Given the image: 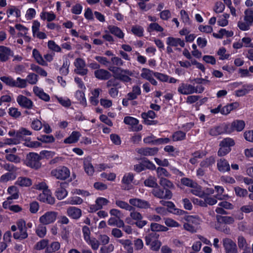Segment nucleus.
Wrapping results in <instances>:
<instances>
[{
	"instance_id": "nucleus-23",
	"label": "nucleus",
	"mask_w": 253,
	"mask_h": 253,
	"mask_svg": "<svg viewBox=\"0 0 253 253\" xmlns=\"http://www.w3.org/2000/svg\"><path fill=\"white\" fill-rule=\"evenodd\" d=\"M167 43L169 46H177L178 45L183 47L185 46V43L183 41L179 38H175L173 37H169L167 40Z\"/></svg>"
},
{
	"instance_id": "nucleus-17",
	"label": "nucleus",
	"mask_w": 253,
	"mask_h": 253,
	"mask_svg": "<svg viewBox=\"0 0 253 253\" xmlns=\"http://www.w3.org/2000/svg\"><path fill=\"white\" fill-rule=\"evenodd\" d=\"M109 201L104 198H98L96 200L95 205L92 206L90 208L91 212L95 211L102 208L103 206L107 205Z\"/></svg>"
},
{
	"instance_id": "nucleus-54",
	"label": "nucleus",
	"mask_w": 253,
	"mask_h": 253,
	"mask_svg": "<svg viewBox=\"0 0 253 253\" xmlns=\"http://www.w3.org/2000/svg\"><path fill=\"white\" fill-rule=\"evenodd\" d=\"M38 140L44 143H51L54 141L52 135H42L37 138Z\"/></svg>"
},
{
	"instance_id": "nucleus-43",
	"label": "nucleus",
	"mask_w": 253,
	"mask_h": 253,
	"mask_svg": "<svg viewBox=\"0 0 253 253\" xmlns=\"http://www.w3.org/2000/svg\"><path fill=\"white\" fill-rule=\"evenodd\" d=\"M16 177V172H7L2 175L0 178L1 182H7L9 180H14Z\"/></svg>"
},
{
	"instance_id": "nucleus-53",
	"label": "nucleus",
	"mask_w": 253,
	"mask_h": 253,
	"mask_svg": "<svg viewBox=\"0 0 253 253\" xmlns=\"http://www.w3.org/2000/svg\"><path fill=\"white\" fill-rule=\"evenodd\" d=\"M157 172L158 177L160 179L161 177H169L170 175L166 169L161 167H158L157 168Z\"/></svg>"
},
{
	"instance_id": "nucleus-61",
	"label": "nucleus",
	"mask_w": 253,
	"mask_h": 253,
	"mask_svg": "<svg viewBox=\"0 0 253 253\" xmlns=\"http://www.w3.org/2000/svg\"><path fill=\"white\" fill-rule=\"evenodd\" d=\"M234 190L236 195L240 197H245L248 194V191L245 189H243L239 187H236L234 188Z\"/></svg>"
},
{
	"instance_id": "nucleus-12",
	"label": "nucleus",
	"mask_w": 253,
	"mask_h": 253,
	"mask_svg": "<svg viewBox=\"0 0 253 253\" xmlns=\"http://www.w3.org/2000/svg\"><path fill=\"white\" fill-rule=\"evenodd\" d=\"M178 91L182 94L188 95L196 92L195 87L191 84L182 83L178 88Z\"/></svg>"
},
{
	"instance_id": "nucleus-2",
	"label": "nucleus",
	"mask_w": 253,
	"mask_h": 253,
	"mask_svg": "<svg viewBox=\"0 0 253 253\" xmlns=\"http://www.w3.org/2000/svg\"><path fill=\"white\" fill-rule=\"evenodd\" d=\"M0 80L7 85L11 87L23 88L27 86L26 80L20 78H17L16 80H15L10 76H2L0 78Z\"/></svg>"
},
{
	"instance_id": "nucleus-42",
	"label": "nucleus",
	"mask_w": 253,
	"mask_h": 253,
	"mask_svg": "<svg viewBox=\"0 0 253 253\" xmlns=\"http://www.w3.org/2000/svg\"><path fill=\"white\" fill-rule=\"evenodd\" d=\"M150 229L153 232L167 231L168 228L157 223H152Z\"/></svg>"
},
{
	"instance_id": "nucleus-21",
	"label": "nucleus",
	"mask_w": 253,
	"mask_h": 253,
	"mask_svg": "<svg viewBox=\"0 0 253 253\" xmlns=\"http://www.w3.org/2000/svg\"><path fill=\"white\" fill-rule=\"evenodd\" d=\"M226 131L225 126L220 125L211 128L209 130V134L211 136H217L225 133Z\"/></svg>"
},
{
	"instance_id": "nucleus-46",
	"label": "nucleus",
	"mask_w": 253,
	"mask_h": 253,
	"mask_svg": "<svg viewBox=\"0 0 253 253\" xmlns=\"http://www.w3.org/2000/svg\"><path fill=\"white\" fill-rule=\"evenodd\" d=\"M154 31H156L157 32H163L164 31V29L157 23L154 22L151 23L149 25L147 28V31L148 32H151Z\"/></svg>"
},
{
	"instance_id": "nucleus-16",
	"label": "nucleus",
	"mask_w": 253,
	"mask_h": 253,
	"mask_svg": "<svg viewBox=\"0 0 253 253\" xmlns=\"http://www.w3.org/2000/svg\"><path fill=\"white\" fill-rule=\"evenodd\" d=\"M158 150L159 149L157 147H146L137 149L136 151L140 155L148 156L156 155L158 153Z\"/></svg>"
},
{
	"instance_id": "nucleus-8",
	"label": "nucleus",
	"mask_w": 253,
	"mask_h": 253,
	"mask_svg": "<svg viewBox=\"0 0 253 253\" xmlns=\"http://www.w3.org/2000/svg\"><path fill=\"white\" fill-rule=\"evenodd\" d=\"M222 242L225 253H238L236 244L232 240L226 238L223 239Z\"/></svg>"
},
{
	"instance_id": "nucleus-26",
	"label": "nucleus",
	"mask_w": 253,
	"mask_h": 253,
	"mask_svg": "<svg viewBox=\"0 0 253 253\" xmlns=\"http://www.w3.org/2000/svg\"><path fill=\"white\" fill-rule=\"evenodd\" d=\"M252 90H253V85L245 84L241 89L236 91V95L237 96H243Z\"/></svg>"
},
{
	"instance_id": "nucleus-28",
	"label": "nucleus",
	"mask_w": 253,
	"mask_h": 253,
	"mask_svg": "<svg viewBox=\"0 0 253 253\" xmlns=\"http://www.w3.org/2000/svg\"><path fill=\"white\" fill-rule=\"evenodd\" d=\"M119 242L123 246L124 249L126 251L127 253H133V249L132 246V243L130 240L128 239H122L119 240Z\"/></svg>"
},
{
	"instance_id": "nucleus-34",
	"label": "nucleus",
	"mask_w": 253,
	"mask_h": 253,
	"mask_svg": "<svg viewBox=\"0 0 253 253\" xmlns=\"http://www.w3.org/2000/svg\"><path fill=\"white\" fill-rule=\"evenodd\" d=\"M8 193L11 195L8 197V201L12 199H17L18 198V190L17 188L15 186H10L7 190Z\"/></svg>"
},
{
	"instance_id": "nucleus-63",
	"label": "nucleus",
	"mask_w": 253,
	"mask_h": 253,
	"mask_svg": "<svg viewBox=\"0 0 253 253\" xmlns=\"http://www.w3.org/2000/svg\"><path fill=\"white\" fill-rule=\"evenodd\" d=\"M58 101L64 107H68L71 106L70 100L68 98L56 97Z\"/></svg>"
},
{
	"instance_id": "nucleus-15",
	"label": "nucleus",
	"mask_w": 253,
	"mask_h": 253,
	"mask_svg": "<svg viewBox=\"0 0 253 253\" xmlns=\"http://www.w3.org/2000/svg\"><path fill=\"white\" fill-rule=\"evenodd\" d=\"M67 184L65 182H57V186L59 187L56 191V196L59 200H62L66 197L68 192L64 188L65 186Z\"/></svg>"
},
{
	"instance_id": "nucleus-7",
	"label": "nucleus",
	"mask_w": 253,
	"mask_h": 253,
	"mask_svg": "<svg viewBox=\"0 0 253 253\" xmlns=\"http://www.w3.org/2000/svg\"><path fill=\"white\" fill-rule=\"evenodd\" d=\"M57 213L55 211H47L40 217V222L43 225H47L54 222L57 217Z\"/></svg>"
},
{
	"instance_id": "nucleus-55",
	"label": "nucleus",
	"mask_w": 253,
	"mask_h": 253,
	"mask_svg": "<svg viewBox=\"0 0 253 253\" xmlns=\"http://www.w3.org/2000/svg\"><path fill=\"white\" fill-rule=\"evenodd\" d=\"M238 246L240 249L249 247L246 239L242 236H240L238 238Z\"/></svg>"
},
{
	"instance_id": "nucleus-50",
	"label": "nucleus",
	"mask_w": 253,
	"mask_h": 253,
	"mask_svg": "<svg viewBox=\"0 0 253 253\" xmlns=\"http://www.w3.org/2000/svg\"><path fill=\"white\" fill-rule=\"evenodd\" d=\"M186 133L182 131H177L172 135L173 141H181L185 138Z\"/></svg>"
},
{
	"instance_id": "nucleus-32",
	"label": "nucleus",
	"mask_w": 253,
	"mask_h": 253,
	"mask_svg": "<svg viewBox=\"0 0 253 253\" xmlns=\"http://www.w3.org/2000/svg\"><path fill=\"white\" fill-rule=\"evenodd\" d=\"M192 189H191L190 192L194 195L199 196L201 198H203L205 197V193L202 190V187L200 185H198L197 183H195V185L194 187H192Z\"/></svg>"
},
{
	"instance_id": "nucleus-19",
	"label": "nucleus",
	"mask_w": 253,
	"mask_h": 253,
	"mask_svg": "<svg viewBox=\"0 0 253 253\" xmlns=\"http://www.w3.org/2000/svg\"><path fill=\"white\" fill-rule=\"evenodd\" d=\"M39 200L49 204H53L55 201L54 198L50 195L47 190H43L42 193L39 194Z\"/></svg>"
},
{
	"instance_id": "nucleus-20",
	"label": "nucleus",
	"mask_w": 253,
	"mask_h": 253,
	"mask_svg": "<svg viewBox=\"0 0 253 253\" xmlns=\"http://www.w3.org/2000/svg\"><path fill=\"white\" fill-rule=\"evenodd\" d=\"M217 167L219 171L224 172L230 169L228 162L224 159H220L217 161Z\"/></svg>"
},
{
	"instance_id": "nucleus-27",
	"label": "nucleus",
	"mask_w": 253,
	"mask_h": 253,
	"mask_svg": "<svg viewBox=\"0 0 253 253\" xmlns=\"http://www.w3.org/2000/svg\"><path fill=\"white\" fill-rule=\"evenodd\" d=\"M231 126L232 131H241L244 128L245 123L243 120H235L231 123Z\"/></svg>"
},
{
	"instance_id": "nucleus-14",
	"label": "nucleus",
	"mask_w": 253,
	"mask_h": 253,
	"mask_svg": "<svg viewBox=\"0 0 253 253\" xmlns=\"http://www.w3.org/2000/svg\"><path fill=\"white\" fill-rule=\"evenodd\" d=\"M67 214L71 218L77 220L82 216V212L80 209L70 207L67 209Z\"/></svg>"
},
{
	"instance_id": "nucleus-49",
	"label": "nucleus",
	"mask_w": 253,
	"mask_h": 253,
	"mask_svg": "<svg viewBox=\"0 0 253 253\" xmlns=\"http://www.w3.org/2000/svg\"><path fill=\"white\" fill-rule=\"evenodd\" d=\"M60 247V245L58 242H54L51 244V245L47 247L46 249L47 253H53L58 251Z\"/></svg>"
},
{
	"instance_id": "nucleus-57",
	"label": "nucleus",
	"mask_w": 253,
	"mask_h": 253,
	"mask_svg": "<svg viewBox=\"0 0 253 253\" xmlns=\"http://www.w3.org/2000/svg\"><path fill=\"white\" fill-rule=\"evenodd\" d=\"M25 80L26 82H28L31 84H35L38 82V76L34 73H31L27 76Z\"/></svg>"
},
{
	"instance_id": "nucleus-64",
	"label": "nucleus",
	"mask_w": 253,
	"mask_h": 253,
	"mask_svg": "<svg viewBox=\"0 0 253 253\" xmlns=\"http://www.w3.org/2000/svg\"><path fill=\"white\" fill-rule=\"evenodd\" d=\"M160 17L163 20H168L171 17V13L169 10H164L160 13Z\"/></svg>"
},
{
	"instance_id": "nucleus-40",
	"label": "nucleus",
	"mask_w": 253,
	"mask_h": 253,
	"mask_svg": "<svg viewBox=\"0 0 253 253\" xmlns=\"http://www.w3.org/2000/svg\"><path fill=\"white\" fill-rule=\"evenodd\" d=\"M159 183L165 190L168 189L169 188L173 189L174 188L173 183L170 180L165 177H161Z\"/></svg>"
},
{
	"instance_id": "nucleus-13",
	"label": "nucleus",
	"mask_w": 253,
	"mask_h": 253,
	"mask_svg": "<svg viewBox=\"0 0 253 253\" xmlns=\"http://www.w3.org/2000/svg\"><path fill=\"white\" fill-rule=\"evenodd\" d=\"M94 76L99 80L106 81L112 77V74L106 70L99 69L94 71Z\"/></svg>"
},
{
	"instance_id": "nucleus-30",
	"label": "nucleus",
	"mask_w": 253,
	"mask_h": 253,
	"mask_svg": "<svg viewBox=\"0 0 253 253\" xmlns=\"http://www.w3.org/2000/svg\"><path fill=\"white\" fill-rule=\"evenodd\" d=\"M16 184L21 187H28L32 185V181L28 177H19L18 178L16 182Z\"/></svg>"
},
{
	"instance_id": "nucleus-18",
	"label": "nucleus",
	"mask_w": 253,
	"mask_h": 253,
	"mask_svg": "<svg viewBox=\"0 0 253 253\" xmlns=\"http://www.w3.org/2000/svg\"><path fill=\"white\" fill-rule=\"evenodd\" d=\"M124 122L126 124L131 126L135 131H139L142 129V126L141 125L135 126L137 125L138 121L133 117H126L124 118Z\"/></svg>"
},
{
	"instance_id": "nucleus-31",
	"label": "nucleus",
	"mask_w": 253,
	"mask_h": 253,
	"mask_svg": "<svg viewBox=\"0 0 253 253\" xmlns=\"http://www.w3.org/2000/svg\"><path fill=\"white\" fill-rule=\"evenodd\" d=\"M80 133L78 131H73L71 134L64 140L65 143H73L78 141Z\"/></svg>"
},
{
	"instance_id": "nucleus-41",
	"label": "nucleus",
	"mask_w": 253,
	"mask_h": 253,
	"mask_svg": "<svg viewBox=\"0 0 253 253\" xmlns=\"http://www.w3.org/2000/svg\"><path fill=\"white\" fill-rule=\"evenodd\" d=\"M116 204L119 208L128 211H133L134 210V208L131 205H129L125 201L118 200L116 201Z\"/></svg>"
},
{
	"instance_id": "nucleus-38",
	"label": "nucleus",
	"mask_w": 253,
	"mask_h": 253,
	"mask_svg": "<svg viewBox=\"0 0 253 253\" xmlns=\"http://www.w3.org/2000/svg\"><path fill=\"white\" fill-rule=\"evenodd\" d=\"M223 197L224 196H220L219 195H216L214 197L207 196L205 198L206 205L207 206L208 204L210 206H212L217 203L216 199L223 200L224 199Z\"/></svg>"
},
{
	"instance_id": "nucleus-56",
	"label": "nucleus",
	"mask_w": 253,
	"mask_h": 253,
	"mask_svg": "<svg viewBox=\"0 0 253 253\" xmlns=\"http://www.w3.org/2000/svg\"><path fill=\"white\" fill-rule=\"evenodd\" d=\"M9 115L15 119L19 118L21 115V113L18 111V109L15 107H11L9 109Z\"/></svg>"
},
{
	"instance_id": "nucleus-36",
	"label": "nucleus",
	"mask_w": 253,
	"mask_h": 253,
	"mask_svg": "<svg viewBox=\"0 0 253 253\" xmlns=\"http://www.w3.org/2000/svg\"><path fill=\"white\" fill-rule=\"evenodd\" d=\"M32 132L25 128L22 127L18 130L16 133V137L19 141L24 138V136L27 135H31Z\"/></svg>"
},
{
	"instance_id": "nucleus-37",
	"label": "nucleus",
	"mask_w": 253,
	"mask_h": 253,
	"mask_svg": "<svg viewBox=\"0 0 253 253\" xmlns=\"http://www.w3.org/2000/svg\"><path fill=\"white\" fill-rule=\"evenodd\" d=\"M33 56L37 62L42 66L47 65V63L43 60L42 57L37 49H34L33 50Z\"/></svg>"
},
{
	"instance_id": "nucleus-24",
	"label": "nucleus",
	"mask_w": 253,
	"mask_h": 253,
	"mask_svg": "<svg viewBox=\"0 0 253 253\" xmlns=\"http://www.w3.org/2000/svg\"><path fill=\"white\" fill-rule=\"evenodd\" d=\"M108 29L110 33L115 35L119 39H123L124 37V34L120 28L119 27L109 25L108 26Z\"/></svg>"
},
{
	"instance_id": "nucleus-58",
	"label": "nucleus",
	"mask_w": 253,
	"mask_h": 253,
	"mask_svg": "<svg viewBox=\"0 0 253 253\" xmlns=\"http://www.w3.org/2000/svg\"><path fill=\"white\" fill-rule=\"evenodd\" d=\"M69 64V61L68 60H66L64 62L62 66L60 69V72L61 75L66 76L68 74Z\"/></svg>"
},
{
	"instance_id": "nucleus-22",
	"label": "nucleus",
	"mask_w": 253,
	"mask_h": 253,
	"mask_svg": "<svg viewBox=\"0 0 253 253\" xmlns=\"http://www.w3.org/2000/svg\"><path fill=\"white\" fill-rule=\"evenodd\" d=\"M10 49L4 46H0V60L4 62L7 61L11 54Z\"/></svg>"
},
{
	"instance_id": "nucleus-48",
	"label": "nucleus",
	"mask_w": 253,
	"mask_h": 253,
	"mask_svg": "<svg viewBox=\"0 0 253 253\" xmlns=\"http://www.w3.org/2000/svg\"><path fill=\"white\" fill-rule=\"evenodd\" d=\"M132 33L139 37H142L143 35V28L139 25H135L132 26L131 28Z\"/></svg>"
},
{
	"instance_id": "nucleus-44",
	"label": "nucleus",
	"mask_w": 253,
	"mask_h": 253,
	"mask_svg": "<svg viewBox=\"0 0 253 253\" xmlns=\"http://www.w3.org/2000/svg\"><path fill=\"white\" fill-rule=\"evenodd\" d=\"M156 180L154 177L151 176L144 181V184L146 186L155 188L158 185Z\"/></svg>"
},
{
	"instance_id": "nucleus-3",
	"label": "nucleus",
	"mask_w": 253,
	"mask_h": 253,
	"mask_svg": "<svg viewBox=\"0 0 253 253\" xmlns=\"http://www.w3.org/2000/svg\"><path fill=\"white\" fill-rule=\"evenodd\" d=\"M51 175L57 179L64 180L70 177V171L68 168L61 166L53 169L50 172Z\"/></svg>"
},
{
	"instance_id": "nucleus-60",
	"label": "nucleus",
	"mask_w": 253,
	"mask_h": 253,
	"mask_svg": "<svg viewBox=\"0 0 253 253\" xmlns=\"http://www.w3.org/2000/svg\"><path fill=\"white\" fill-rule=\"evenodd\" d=\"M1 167L9 172H16L18 169L13 165L10 164H4L2 165Z\"/></svg>"
},
{
	"instance_id": "nucleus-59",
	"label": "nucleus",
	"mask_w": 253,
	"mask_h": 253,
	"mask_svg": "<svg viewBox=\"0 0 253 253\" xmlns=\"http://www.w3.org/2000/svg\"><path fill=\"white\" fill-rule=\"evenodd\" d=\"M36 233L39 237L42 238L46 234V228L45 226L43 225H40L38 227L37 229H36Z\"/></svg>"
},
{
	"instance_id": "nucleus-47",
	"label": "nucleus",
	"mask_w": 253,
	"mask_h": 253,
	"mask_svg": "<svg viewBox=\"0 0 253 253\" xmlns=\"http://www.w3.org/2000/svg\"><path fill=\"white\" fill-rule=\"evenodd\" d=\"M154 72L150 69L147 68H143L142 69L141 77L142 78L149 81L152 77V75H154Z\"/></svg>"
},
{
	"instance_id": "nucleus-9",
	"label": "nucleus",
	"mask_w": 253,
	"mask_h": 253,
	"mask_svg": "<svg viewBox=\"0 0 253 253\" xmlns=\"http://www.w3.org/2000/svg\"><path fill=\"white\" fill-rule=\"evenodd\" d=\"M16 101L19 105L23 108L31 109L34 106L33 101L23 95H19L17 97Z\"/></svg>"
},
{
	"instance_id": "nucleus-4",
	"label": "nucleus",
	"mask_w": 253,
	"mask_h": 253,
	"mask_svg": "<svg viewBox=\"0 0 253 253\" xmlns=\"http://www.w3.org/2000/svg\"><path fill=\"white\" fill-rule=\"evenodd\" d=\"M16 224L18 231L13 234L14 238L19 240L26 239L28 234L26 222L23 219H20L17 222Z\"/></svg>"
},
{
	"instance_id": "nucleus-1",
	"label": "nucleus",
	"mask_w": 253,
	"mask_h": 253,
	"mask_svg": "<svg viewBox=\"0 0 253 253\" xmlns=\"http://www.w3.org/2000/svg\"><path fill=\"white\" fill-rule=\"evenodd\" d=\"M108 69L113 73L114 78L108 80L106 82L107 87H121L120 84L118 80L125 83L131 82V79L130 77L133 76V73L131 71L114 66H111Z\"/></svg>"
},
{
	"instance_id": "nucleus-5",
	"label": "nucleus",
	"mask_w": 253,
	"mask_h": 253,
	"mask_svg": "<svg viewBox=\"0 0 253 253\" xmlns=\"http://www.w3.org/2000/svg\"><path fill=\"white\" fill-rule=\"evenodd\" d=\"M41 157L37 153H29L27 155L25 164L27 166L37 169L41 167Z\"/></svg>"
},
{
	"instance_id": "nucleus-52",
	"label": "nucleus",
	"mask_w": 253,
	"mask_h": 253,
	"mask_svg": "<svg viewBox=\"0 0 253 253\" xmlns=\"http://www.w3.org/2000/svg\"><path fill=\"white\" fill-rule=\"evenodd\" d=\"M235 145V142L232 138H226L223 139L220 143L219 146H226L230 148Z\"/></svg>"
},
{
	"instance_id": "nucleus-11",
	"label": "nucleus",
	"mask_w": 253,
	"mask_h": 253,
	"mask_svg": "<svg viewBox=\"0 0 253 253\" xmlns=\"http://www.w3.org/2000/svg\"><path fill=\"white\" fill-rule=\"evenodd\" d=\"M129 203L132 206L139 209H147L151 207L150 204L148 201L138 198L130 199Z\"/></svg>"
},
{
	"instance_id": "nucleus-51",
	"label": "nucleus",
	"mask_w": 253,
	"mask_h": 253,
	"mask_svg": "<svg viewBox=\"0 0 253 253\" xmlns=\"http://www.w3.org/2000/svg\"><path fill=\"white\" fill-rule=\"evenodd\" d=\"M83 202L82 199L79 197L75 196L71 197L65 203L67 204L70 205H80Z\"/></svg>"
},
{
	"instance_id": "nucleus-39",
	"label": "nucleus",
	"mask_w": 253,
	"mask_h": 253,
	"mask_svg": "<svg viewBox=\"0 0 253 253\" xmlns=\"http://www.w3.org/2000/svg\"><path fill=\"white\" fill-rule=\"evenodd\" d=\"M244 21L248 22L249 24L253 23V8H248L244 11Z\"/></svg>"
},
{
	"instance_id": "nucleus-29",
	"label": "nucleus",
	"mask_w": 253,
	"mask_h": 253,
	"mask_svg": "<svg viewBox=\"0 0 253 253\" xmlns=\"http://www.w3.org/2000/svg\"><path fill=\"white\" fill-rule=\"evenodd\" d=\"M167 207L168 208L169 211L173 214L177 215H183L185 213V211L176 208L174 204L172 202L169 201Z\"/></svg>"
},
{
	"instance_id": "nucleus-62",
	"label": "nucleus",
	"mask_w": 253,
	"mask_h": 253,
	"mask_svg": "<svg viewBox=\"0 0 253 253\" xmlns=\"http://www.w3.org/2000/svg\"><path fill=\"white\" fill-rule=\"evenodd\" d=\"M5 158L7 161L9 162H14L15 163H18L20 162V158L18 156L12 154L6 155L5 156Z\"/></svg>"
},
{
	"instance_id": "nucleus-6",
	"label": "nucleus",
	"mask_w": 253,
	"mask_h": 253,
	"mask_svg": "<svg viewBox=\"0 0 253 253\" xmlns=\"http://www.w3.org/2000/svg\"><path fill=\"white\" fill-rule=\"evenodd\" d=\"M152 193L155 197L159 199L169 200L172 197V193L169 190L166 189L165 191L158 186L152 190Z\"/></svg>"
},
{
	"instance_id": "nucleus-33",
	"label": "nucleus",
	"mask_w": 253,
	"mask_h": 253,
	"mask_svg": "<svg viewBox=\"0 0 253 253\" xmlns=\"http://www.w3.org/2000/svg\"><path fill=\"white\" fill-rule=\"evenodd\" d=\"M216 218L218 222L223 223L225 224H231L233 223L234 222V218L232 216L217 215Z\"/></svg>"
},
{
	"instance_id": "nucleus-10",
	"label": "nucleus",
	"mask_w": 253,
	"mask_h": 253,
	"mask_svg": "<svg viewBox=\"0 0 253 253\" xmlns=\"http://www.w3.org/2000/svg\"><path fill=\"white\" fill-rule=\"evenodd\" d=\"M76 69L75 72L77 74L84 76L87 73V69L85 68L84 61L81 58H77L74 63Z\"/></svg>"
},
{
	"instance_id": "nucleus-35",
	"label": "nucleus",
	"mask_w": 253,
	"mask_h": 253,
	"mask_svg": "<svg viewBox=\"0 0 253 253\" xmlns=\"http://www.w3.org/2000/svg\"><path fill=\"white\" fill-rule=\"evenodd\" d=\"M108 224L110 226H116L119 228H121L124 225V222L121 219L117 217H111L108 221Z\"/></svg>"
},
{
	"instance_id": "nucleus-25",
	"label": "nucleus",
	"mask_w": 253,
	"mask_h": 253,
	"mask_svg": "<svg viewBox=\"0 0 253 253\" xmlns=\"http://www.w3.org/2000/svg\"><path fill=\"white\" fill-rule=\"evenodd\" d=\"M34 93L41 99L48 101L49 100V96L43 92V91L38 86H34L33 88Z\"/></svg>"
},
{
	"instance_id": "nucleus-45",
	"label": "nucleus",
	"mask_w": 253,
	"mask_h": 253,
	"mask_svg": "<svg viewBox=\"0 0 253 253\" xmlns=\"http://www.w3.org/2000/svg\"><path fill=\"white\" fill-rule=\"evenodd\" d=\"M84 169L85 172L88 175H92L94 173V168L92 164L87 160L84 161Z\"/></svg>"
}]
</instances>
